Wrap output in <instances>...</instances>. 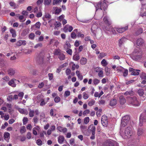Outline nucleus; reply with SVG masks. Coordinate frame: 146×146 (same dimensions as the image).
<instances>
[{"instance_id": "nucleus-26", "label": "nucleus", "mask_w": 146, "mask_h": 146, "mask_svg": "<svg viewBox=\"0 0 146 146\" xmlns=\"http://www.w3.org/2000/svg\"><path fill=\"white\" fill-rule=\"evenodd\" d=\"M87 62L86 59L85 58H82L80 60V63L81 64L84 65Z\"/></svg>"}, {"instance_id": "nucleus-10", "label": "nucleus", "mask_w": 146, "mask_h": 146, "mask_svg": "<svg viewBox=\"0 0 146 146\" xmlns=\"http://www.w3.org/2000/svg\"><path fill=\"white\" fill-rule=\"evenodd\" d=\"M146 7L145 6V4H142V7L141 8V10L140 11V15L142 17H143L144 16H146V12H143L144 10L145 9H146Z\"/></svg>"}, {"instance_id": "nucleus-51", "label": "nucleus", "mask_w": 146, "mask_h": 146, "mask_svg": "<svg viewBox=\"0 0 146 146\" xmlns=\"http://www.w3.org/2000/svg\"><path fill=\"white\" fill-rule=\"evenodd\" d=\"M70 94V92L69 91L67 90L65 92L64 94V96L65 97H68L69 96Z\"/></svg>"}, {"instance_id": "nucleus-5", "label": "nucleus", "mask_w": 146, "mask_h": 146, "mask_svg": "<svg viewBox=\"0 0 146 146\" xmlns=\"http://www.w3.org/2000/svg\"><path fill=\"white\" fill-rule=\"evenodd\" d=\"M130 120V117L129 116L125 115L123 117L121 124V127H125L128 123Z\"/></svg>"}, {"instance_id": "nucleus-14", "label": "nucleus", "mask_w": 146, "mask_h": 146, "mask_svg": "<svg viewBox=\"0 0 146 146\" xmlns=\"http://www.w3.org/2000/svg\"><path fill=\"white\" fill-rule=\"evenodd\" d=\"M90 130L92 132V134H95L96 127L93 125H90L89 127Z\"/></svg>"}, {"instance_id": "nucleus-40", "label": "nucleus", "mask_w": 146, "mask_h": 146, "mask_svg": "<svg viewBox=\"0 0 146 146\" xmlns=\"http://www.w3.org/2000/svg\"><path fill=\"white\" fill-rule=\"evenodd\" d=\"M42 46V44L41 43H39L36 44L34 46L35 48H36L38 47H41Z\"/></svg>"}, {"instance_id": "nucleus-62", "label": "nucleus", "mask_w": 146, "mask_h": 146, "mask_svg": "<svg viewBox=\"0 0 146 146\" xmlns=\"http://www.w3.org/2000/svg\"><path fill=\"white\" fill-rule=\"evenodd\" d=\"M33 120L35 123H37L38 120V119L37 117L35 116L33 119Z\"/></svg>"}, {"instance_id": "nucleus-11", "label": "nucleus", "mask_w": 146, "mask_h": 146, "mask_svg": "<svg viewBox=\"0 0 146 146\" xmlns=\"http://www.w3.org/2000/svg\"><path fill=\"white\" fill-rule=\"evenodd\" d=\"M15 81H16V80L15 79L13 78L8 82V84L9 86L12 87H15L16 86V84L15 82Z\"/></svg>"}, {"instance_id": "nucleus-35", "label": "nucleus", "mask_w": 146, "mask_h": 146, "mask_svg": "<svg viewBox=\"0 0 146 146\" xmlns=\"http://www.w3.org/2000/svg\"><path fill=\"white\" fill-rule=\"evenodd\" d=\"M95 101L93 100H92L89 101L88 103V105L90 106H91L94 105L95 103Z\"/></svg>"}, {"instance_id": "nucleus-28", "label": "nucleus", "mask_w": 146, "mask_h": 146, "mask_svg": "<svg viewBox=\"0 0 146 146\" xmlns=\"http://www.w3.org/2000/svg\"><path fill=\"white\" fill-rule=\"evenodd\" d=\"M29 116L30 117H33L34 115V113L35 111L34 110H32L31 109H29Z\"/></svg>"}, {"instance_id": "nucleus-31", "label": "nucleus", "mask_w": 146, "mask_h": 146, "mask_svg": "<svg viewBox=\"0 0 146 146\" xmlns=\"http://www.w3.org/2000/svg\"><path fill=\"white\" fill-rule=\"evenodd\" d=\"M103 20L104 23L108 25H111V23L108 21L106 17H105L104 18Z\"/></svg>"}, {"instance_id": "nucleus-17", "label": "nucleus", "mask_w": 146, "mask_h": 146, "mask_svg": "<svg viewBox=\"0 0 146 146\" xmlns=\"http://www.w3.org/2000/svg\"><path fill=\"white\" fill-rule=\"evenodd\" d=\"M117 100L115 99H112L110 101V105L111 106H113L116 105Z\"/></svg>"}, {"instance_id": "nucleus-4", "label": "nucleus", "mask_w": 146, "mask_h": 146, "mask_svg": "<svg viewBox=\"0 0 146 146\" xmlns=\"http://www.w3.org/2000/svg\"><path fill=\"white\" fill-rule=\"evenodd\" d=\"M128 102L129 104L134 106H139L141 103V102L135 96L129 98L128 99Z\"/></svg>"}, {"instance_id": "nucleus-9", "label": "nucleus", "mask_w": 146, "mask_h": 146, "mask_svg": "<svg viewBox=\"0 0 146 146\" xmlns=\"http://www.w3.org/2000/svg\"><path fill=\"white\" fill-rule=\"evenodd\" d=\"M103 146H114V144L112 140H107L104 143Z\"/></svg>"}, {"instance_id": "nucleus-48", "label": "nucleus", "mask_w": 146, "mask_h": 146, "mask_svg": "<svg viewBox=\"0 0 146 146\" xmlns=\"http://www.w3.org/2000/svg\"><path fill=\"white\" fill-rule=\"evenodd\" d=\"M19 19L20 20V21L21 22H23L25 21L26 20V19H25L23 20V19H24V17L23 15H21L19 17Z\"/></svg>"}, {"instance_id": "nucleus-13", "label": "nucleus", "mask_w": 146, "mask_h": 146, "mask_svg": "<svg viewBox=\"0 0 146 146\" xmlns=\"http://www.w3.org/2000/svg\"><path fill=\"white\" fill-rule=\"evenodd\" d=\"M102 7L101 10H103L105 11L107 9L108 6L106 3V0H103L102 1Z\"/></svg>"}, {"instance_id": "nucleus-43", "label": "nucleus", "mask_w": 146, "mask_h": 146, "mask_svg": "<svg viewBox=\"0 0 146 146\" xmlns=\"http://www.w3.org/2000/svg\"><path fill=\"white\" fill-rule=\"evenodd\" d=\"M89 121V117H86L84 118V122L85 124H88Z\"/></svg>"}, {"instance_id": "nucleus-3", "label": "nucleus", "mask_w": 146, "mask_h": 146, "mask_svg": "<svg viewBox=\"0 0 146 146\" xmlns=\"http://www.w3.org/2000/svg\"><path fill=\"white\" fill-rule=\"evenodd\" d=\"M119 133L120 135L124 139L130 137L133 134L132 129L130 127H128L126 128L124 132L121 129Z\"/></svg>"}, {"instance_id": "nucleus-32", "label": "nucleus", "mask_w": 146, "mask_h": 146, "mask_svg": "<svg viewBox=\"0 0 146 146\" xmlns=\"http://www.w3.org/2000/svg\"><path fill=\"white\" fill-rule=\"evenodd\" d=\"M140 77L142 80H146V74L144 72H142L140 75Z\"/></svg>"}, {"instance_id": "nucleus-6", "label": "nucleus", "mask_w": 146, "mask_h": 146, "mask_svg": "<svg viewBox=\"0 0 146 146\" xmlns=\"http://www.w3.org/2000/svg\"><path fill=\"white\" fill-rule=\"evenodd\" d=\"M102 123V125L104 127L107 126L108 121V120L107 117L105 115H103L101 119Z\"/></svg>"}, {"instance_id": "nucleus-57", "label": "nucleus", "mask_w": 146, "mask_h": 146, "mask_svg": "<svg viewBox=\"0 0 146 146\" xmlns=\"http://www.w3.org/2000/svg\"><path fill=\"white\" fill-rule=\"evenodd\" d=\"M49 79L51 80L53 78V74L52 73H49L48 74Z\"/></svg>"}, {"instance_id": "nucleus-44", "label": "nucleus", "mask_w": 146, "mask_h": 146, "mask_svg": "<svg viewBox=\"0 0 146 146\" xmlns=\"http://www.w3.org/2000/svg\"><path fill=\"white\" fill-rule=\"evenodd\" d=\"M9 4L10 6L11 7H13L14 9H15L17 8V6L16 4L13 2H11L9 3Z\"/></svg>"}, {"instance_id": "nucleus-54", "label": "nucleus", "mask_w": 146, "mask_h": 146, "mask_svg": "<svg viewBox=\"0 0 146 146\" xmlns=\"http://www.w3.org/2000/svg\"><path fill=\"white\" fill-rule=\"evenodd\" d=\"M44 17L48 19L51 18V15L48 13H46Z\"/></svg>"}, {"instance_id": "nucleus-58", "label": "nucleus", "mask_w": 146, "mask_h": 146, "mask_svg": "<svg viewBox=\"0 0 146 146\" xmlns=\"http://www.w3.org/2000/svg\"><path fill=\"white\" fill-rule=\"evenodd\" d=\"M71 36L72 38H74L76 37V35L74 32H72L71 33Z\"/></svg>"}, {"instance_id": "nucleus-30", "label": "nucleus", "mask_w": 146, "mask_h": 146, "mask_svg": "<svg viewBox=\"0 0 146 146\" xmlns=\"http://www.w3.org/2000/svg\"><path fill=\"white\" fill-rule=\"evenodd\" d=\"M124 68L122 67H117L116 68V71L119 72H123Z\"/></svg>"}, {"instance_id": "nucleus-12", "label": "nucleus", "mask_w": 146, "mask_h": 146, "mask_svg": "<svg viewBox=\"0 0 146 146\" xmlns=\"http://www.w3.org/2000/svg\"><path fill=\"white\" fill-rule=\"evenodd\" d=\"M128 29V26H126L124 27L121 28H117L116 30L119 33H122L126 31Z\"/></svg>"}, {"instance_id": "nucleus-52", "label": "nucleus", "mask_w": 146, "mask_h": 146, "mask_svg": "<svg viewBox=\"0 0 146 146\" xmlns=\"http://www.w3.org/2000/svg\"><path fill=\"white\" fill-rule=\"evenodd\" d=\"M102 110L101 109H99L97 112H96V115L98 117H100L101 115V113H102Z\"/></svg>"}, {"instance_id": "nucleus-19", "label": "nucleus", "mask_w": 146, "mask_h": 146, "mask_svg": "<svg viewBox=\"0 0 146 146\" xmlns=\"http://www.w3.org/2000/svg\"><path fill=\"white\" fill-rule=\"evenodd\" d=\"M144 43L143 40L140 38L138 39L137 40L136 44L138 46H141Z\"/></svg>"}, {"instance_id": "nucleus-23", "label": "nucleus", "mask_w": 146, "mask_h": 146, "mask_svg": "<svg viewBox=\"0 0 146 146\" xmlns=\"http://www.w3.org/2000/svg\"><path fill=\"white\" fill-rule=\"evenodd\" d=\"M137 93L139 96H142L144 94V90L143 89H139L137 91Z\"/></svg>"}, {"instance_id": "nucleus-63", "label": "nucleus", "mask_w": 146, "mask_h": 146, "mask_svg": "<svg viewBox=\"0 0 146 146\" xmlns=\"http://www.w3.org/2000/svg\"><path fill=\"white\" fill-rule=\"evenodd\" d=\"M22 40H19L16 43V45L17 46H20L21 45Z\"/></svg>"}, {"instance_id": "nucleus-18", "label": "nucleus", "mask_w": 146, "mask_h": 146, "mask_svg": "<svg viewBox=\"0 0 146 146\" xmlns=\"http://www.w3.org/2000/svg\"><path fill=\"white\" fill-rule=\"evenodd\" d=\"M119 100L121 104H123L126 102V100L124 97L122 96H120L119 97Z\"/></svg>"}, {"instance_id": "nucleus-38", "label": "nucleus", "mask_w": 146, "mask_h": 146, "mask_svg": "<svg viewBox=\"0 0 146 146\" xmlns=\"http://www.w3.org/2000/svg\"><path fill=\"white\" fill-rule=\"evenodd\" d=\"M122 72H123V76L124 77H126L127 75L128 71L127 69L124 68V71Z\"/></svg>"}, {"instance_id": "nucleus-45", "label": "nucleus", "mask_w": 146, "mask_h": 146, "mask_svg": "<svg viewBox=\"0 0 146 146\" xmlns=\"http://www.w3.org/2000/svg\"><path fill=\"white\" fill-rule=\"evenodd\" d=\"M60 100V98L58 96H56V97L54 99V102L56 103H58Z\"/></svg>"}, {"instance_id": "nucleus-1", "label": "nucleus", "mask_w": 146, "mask_h": 146, "mask_svg": "<svg viewBox=\"0 0 146 146\" xmlns=\"http://www.w3.org/2000/svg\"><path fill=\"white\" fill-rule=\"evenodd\" d=\"M146 115L143 114L140 115L139 117V122L137 129V135L139 136L142 135L144 133V130L141 127L143 125V123L146 122Z\"/></svg>"}, {"instance_id": "nucleus-42", "label": "nucleus", "mask_w": 146, "mask_h": 146, "mask_svg": "<svg viewBox=\"0 0 146 146\" xmlns=\"http://www.w3.org/2000/svg\"><path fill=\"white\" fill-rule=\"evenodd\" d=\"M35 36L34 34L33 33H31L29 35V38L30 39L33 40Z\"/></svg>"}, {"instance_id": "nucleus-46", "label": "nucleus", "mask_w": 146, "mask_h": 146, "mask_svg": "<svg viewBox=\"0 0 146 146\" xmlns=\"http://www.w3.org/2000/svg\"><path fill=\"white\" fill-rule=\"evenodd\" d=\"M36 143L39 146H41L42 144V141L40 139H38L36 141Z\"/></svg>"}, {"instance_id": "nucleus-25", "label": "nucleus", "mask_w": 146, "mask_h": 146, "mask_svg": "<svg viewBox=\"0 0 146 146\" xmlns=\"http://www.w3.org/2000/svg\"><path fill=\"white\" fill-rule=\"evenodd\" d=\"M58 58L60 60H64L65 59V56L62 53H60L59 54Z\"/></svg>"}, {"instance_id": "nucleus-2", "label": "nucleus", "mask_w": 146, "mask_h": 146, "mask_svg": "<svg viewBox=\"0 0 146 146\" xmlns=\"http://www.w3.org/2000/svg\"><path fill=\"white\" fill-rule=\"evenodd\" d=\"M142 51L138 47L134 49L131 54V58L134 60L139 61L142 56Z\"/></svg>"}, {"instance_id": "nucleus-59", "label": "nucleus", "mask_w": 146, "mask_h": 146, "mask_svg": "<svg viewBox=\"0 0 146 146\" xmlns=\"http://www.w3.org/2000/svg\"><path fill=\"white\" fill-rule=\"evenodd\" d=\"M77 35L81 38H83L84 37V35L83 34H81L80 32H78L77 33Z\"/></svg>"}, {"instance_id": "nucleus-47", "label": "nucleus", "mask_w": 146, "mask_h": 146, "mask_svg": "<svg viewBox=\"0 0 146 146\" xmlns=\"http://www.w3.org/2000/svg\"><path fill=\"white\" fill-rule=\"evenodd\" d=\"M83 97L84 98V99H85V100L89 98V96L88 94H86L85 92H84L83 93Z\"/></svg>"}, {"instance_id": "nucleus-56", "label": "nucleus", "mask_w": 146, "mask_h": 146, "mask_svg": "<svg viewBox=\"0 0 146 146\" xmlns=\"http://www.w3.org/2000/svg\"><path fill=\"white\" fill-rule=\"evenodd\" d=\"M2 79L6 81H8L9 80V77L8 76H6L5 77L3 78Z\"/></svg>"}, {"instance_id": "nucleus-53", "label": "nucleus", "mask_w": 146, "mask_h": 146, "mask_svg": "<svg viewBox=\"0 0 146 146\" xmlns=\"http://www.w3.org/2000/svg\"><path fill=\"white\" fill-rule=\"evenodd\" d=\"M28 121V118L26 117H24L23 119V125H25L27 123Z\"/></svg>"}, {"instance_id": "nucleus-64", "label": "nucleus", "mask_w": 146, "mask_h": 146, "mask_svg": "<svg viewBox=\"0 0 146 146\" xmlns=\"http://www.w3.org/2000/svg\"><path fill=\"white\" fill-rule=\"evenodd\" d=\"M66 52L70 55H72V50L71 49H69L66 51Z\"/></svg>"}, {"instance_id": "nucleus-27", "label": "nucleus", "mask_w": 146, "mask_h": 146, "mask_svg": "<svg viewBox=\"0 0 146 146\" xmlns=\"http://www.w3.org/2000/svg\"><path fill=\"white\" fill-rule=\"evenodd\" d=\"M10 32L12 34V36L13 37H15L16 35L15 30L13 29H11L10 30Z\"/></svg>"}, {"instance_id": "nucleus-15", "label": "nucleus", "mask_w": 146, "mask_h": 146, "mask_svg": "<svg viewBox=\"0 0 146 146\" xmlns=\"http://www.w3.org/2000/svg\"><path fill=\"white\" fill-rule=\"evenodd\" d=\"M10 134L8 132H5L4 133L3 137L4 139L8 142V140L10 138Z\"/></svg>"}, {"instance_id": "nucleus-60", "label": "nucleus", "mask_w": 146, "mask_h": 146, "mask_svg": "<svg viewBox=\"0 0 146 146\" xmlns=\"http://www.w3.org/2000/svg\"><path fill=\"white\" fill-rule=\"evenodd\" d=\"M71 72V70L69 69H67L66 70V73L67 75H69Z\"/></svg>"}, {"instance_id": "nucleus-50", "label": "nucleus", "mask_w": 146, "mask_h": 146, "mask_svg": "<svg viewBox=\"0 0 146 146\" xmlns=\"http://www.w3.org/2000/svg\"><path fill=\"white\" fill-rule=\"evenodd\" d=\"M41 103H40V106H44L46 104V103L45 102L44 99H41L40 100Z\"/></svg>"}, {"instance_id": "nucleus-7", "label": "nucleus", "mask_w": 146, "mask_h": 146, "mask_svg": "<svg viewBox=\"0 0 146 146\" xmlns=\"http://www.w3.org/2000/svg\"><path fill=\"white\" fill-rule=\"evenodd\" d=\"M129 72H131V74L132 75H138L139 74V72H140L139 70H135L133 68H130L129 69Z\"/></svg>"}, {"instance_id": "nucleus-16", "label": "nucleus", "mask_w": 146, "mask_h": 146, "mask_svg": "<svg viewBox=\"0 0 146 146\" xmlns=\"http://www.w3.org/2000/svg\"><path fill=\"white\" fill-rule=\"evenodd\" d=\"M135 94V92H134L132 89L130 90L126 91L124 94V95L125 96L129 95L131 96H133Z\"/></svg>"}, {"instance_id": "nucleus-41", "label": "nucleus", "mask_w": 146, "mask_h": 146, "mask_svg": "<svg viewBox=\"0 0 146 146\" xmlns=\"http://www.w3.org/2000/svg\"><path fill=\"white\" fill-rule=\"evenodd\" d=\"M143 30L141 28H140L136 32L137 35H139L143 33Z\"/></svg>"}, {"instance_id": "nucleus-22", "label": "nucleus", "mask_w": 146, "mask_h": 146, "mask_svg": "<svg viewBox=\"0 0 146 146\" xmlns=\"http://www.w3.org/2000/svg\"><path fill=\"white\" fill-rule=\"evenodd\" d=\"M126 40L127 39L125 38H122L120 39L119 42V46H121Z\"/></svg>"}, {"instance_id": "nucleus-55", "label": "nucleus", "mask_w": 146, "mask_h": 146, "mask_svg": "<svg viewBox=\"0 0 146 146\" xmlns=\"http://www.w3.org/2000/svg\"><path fill=\"white\" fill-rule=\"evenodd\" d=\"M98 75L99 77H103L104 76V74L103 71L102 70H100L98 72Z\"/></svg>"}, {"instance_id": "nucleus-24", "label": "nucleus", "mask_w": 146, "mask_h": 146, "mask_svg": "<svg viewBox=\"0 0 146 146\" xmlns=\"http://www.w3.org/2000/svg\"><path fill=\"white\" fill-rule=\"evenodd\" d=\"M64 137L63 136H59L58 137V141L59 143H62L64 141Z\"/></svg>"}, {"instance_id": "nucleus-29", "label": "nucleus", "mask_w": 146, "mask_h": 146, "mask_svg": "<svg viewBox=\"0 0 146 146\" xmlns=\"http://www.w3.org/2000/svg\"><path fill=\"white\" fill-rule=\"evenodd\" d=\"M80 59L79 55L75 54L73 56V59L76 61H78Z\"/></svg>"}, {"instance_id": "nucleus-34", "label": "nucleus", "mask_w": 146, "mask_h": 146, "mask_svg": "<svg viewBox=\"0 0 146 146\" xmlns=\"http://www.w3.org/2000/svg\"><path fill=\"white\" fill-rule=\"evenodd\" d=\"M51 1V0H44V4L45 5H49Z\"/></svg>"}, {"instance_id": "nucleus-49", "label": "nucleus", "mask_w": 146, "mask_h": 146, "mask_svg": "<svg viewBox=\"0 0 146 146\" xmlns=\"http://www.w3.org/2000/svg\"><path fill=\"white\" fill-rule=\"evenodd\" d=\"M56 24H55V27L54 28V29H55V28H56L57 27H60L61 25V23L59 22H56Z\"/></svg>"}, {"instance_id": "nucleus-21", "label": "nucleus", "mask_w": 146, "mask_h": 146, "mask_svg": "<svg viewBox=\"0 0 146 146\" xmlns=\"http://www.w3.org/2000/svg\"><path fill=\"white\" fill-rule=\"evenodd\" d=\"M41 25V23L39 22H36L35 25L32 26L31 27V28H33L34 27H35L36 28L38 29H39L40 28Z\"/></svg>"}, {"instance_id": "nucleus-8", "label": "nucleus", "mask_w": 146, "mask_h": 146, "mask_svg": "<svg viewBox=\"0 0 146 146\" xmlns=\"http://www.w3.org/2000/svg\"><path fill=\"white\" fill-rule=\"evenodd\" d=\"M8 74L9 76H13L15 73L16 70L15 69L10 68L8 69L7 71Z\"/></svg>"}, {"instance_id": "nucleus-37", "label": "nucleus", "mask_w": 146, "mask_h": 146, "mask_svg": "<svg viewBox=\"0 0 146 146\" xmlns=\"http://www.w3.org/2000/svg\"><path fill=\"white\" fill-rule=\"evenodd\" d=\"M101 64L103 66H106L108 64V63L106 62V60L103 59L101 62Z\"/></svg>"}, {"instance_id": "nucleus-39", "label": "nucleus", "mask_w": 146, "mask_h": 146, "mask_svg": "<svg viewBox=\"0 0 146 146\" xmlns=\"http://www.w3.org/2000/svg\"><path fill=\"white\" fill-rule=\"evenodd\" d=\"M100 82V80L96 78L94 79L93 81L94 84L95 85L98 84Z\"/></svg>"}, {"instance_id": "nucleus-20", "label": "nucleus", "mask_w": 146, "mask_h": 146, "mask_svg": "<svg viewBox=\"0 0 146 146\" xmlns=\"http://www.w3.org/2000/svg\"><path fill=\"white\" fill-rule=\"evenodd\" d=\"M95 6L96 7V10L97 11L98 9H100L101 10L102 7V1L99 2L98 3H96L95 4Z\"/></svg>"}, {"instance_id": "nucleus-61", "label": "nucleus", "mask_w": 146, "mask_h": 146, "mask_svg": "<svg viewBox=\"0 0 146 146\" xmlns=\"http://www.w3.org/2000/svg\"><path fill=\"white\" fill-rule=\"evenodd\" d=\"M90 112V110H86L84 111L83 113V115H85L86 114H88Z\"/></svg>"}, {"instance_id": "nucleus-33", "label": "nucleus", "mask_w": 146, "mask_h": 146, "mask_svg": "<svg viewBox=\"0 0 146 146\" xmlns=\"http://www.w3.org/2000/svg\"><path fill=\"white\" fill-rule=\"evenodd\" d=\"M60 50L59 49H55L54 52V54L55 55H59V54H60Z\"/></svg>"}, {"instance_id": "nucleus-36", "label": "nucleus", "mask_w": 146, "mask_h": 146, "mask_svg": "<svg viewBox=\"0 0 146 146\" xmlns=\"http://www.w3.org/2000/svg\"><path fill=\"white\" fill-rule=\"evenodd\" d=\"M28 33V30L27 29H25L23 31L22 35L25 36H26Z\"/></svg>"}]
</instances>
